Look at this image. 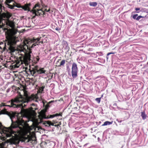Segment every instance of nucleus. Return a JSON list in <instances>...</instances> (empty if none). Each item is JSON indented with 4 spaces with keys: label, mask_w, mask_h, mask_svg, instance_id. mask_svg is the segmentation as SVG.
<instances>
[{
    "label": "nucleus",
    "mask_w": 148,
    "mask_h": 148,
    "mask_svg": "<svg viewBox=\"0 0 148 148\" xmlns=\"http://www.w3.org/2000/svg\"><path fill=\"white\" fill-rule=\"evenodd\" d=\"M138 12H137V13H138Z\"/></svg>",
    "instance_id": "32"
},
{
    "label": "nucleus",
    "mask_w": 148,
    "mask_h": 148,
    "mask_svg": "<svg viewBox=\"0 0 148 148\" xmlns=\"http://www.w3.org/2000/svg\"><path fill=\"white\" fill-rule=\"evenodd\" d=\"M33 42L32 39H25L24 40L23 44L17 47V49L16 50V52L21 55L19 58L20 61L16 62L15 64V67L18 68L19 66L23 64H24L26 65H27L30 63L31 60L30 59L31 52L26 53V48L27 49L30 50V48H32L36 46V44H33L31 46L30 44Z\"/></svg>",
    "instance_id": "1"
},
{
    "label": "nucleus",
    "mask_w": 148,
    "mask_h": 148,
    "mask_svg": "<svg viewBox=\"0 0 148 148\" xmlns=\"http://www.w3.org/2000/svg\"><path fill=\"white\" fill-rule=\"evenodd\" d=\"M65 63V60H62L60 63V65L58 66H63Z\"/></svg>",
    "instance_id": "17"
},
{
    "label": "nucleus",
    "mask_w": 148,
    "mask_h": 148,
    "mask_svg": "<svg viewBox=\"0 0 148 148\" xmlns=\"http://www.w3.org/2000/svg\"><path fill=\"white\" fill-rule=\"evenodd\" d=\"M95 100L98 103H99L101 101V98H97L95 99Z\"/></svg>",
    "instance_id": "19"
},
{
    "label": "nucleus",
    "mask_w": 148,
    "mask_h": 148,
    "mask_svg": "<svg viewBox=\"0 0 148 148\" xmlns=\"http://www.w3.org/2000/svg\"><path fill=\"white\" fill-rule=\"evenodd\" d=\"M38 66H35L34 68H32V69H30V71L31 74L32 76H36L38 74H41L42 73H45L46 72V70H44V68H42L39 70L38 69Z\"/></svg>",
    "instance_id": "5"
},
{
    "label": "nucleus",
    "mask_w": 148,
    "mask_h": 148,
    "mask_svg": "<svg viewBox=\"0 0 148 148\" xmlns=\"http://www.w3.org/2000/svg\"><path fill=\"white\" fill-rule=\"evenodd\" d=\"M42 117L43 118H45H45H46V116H45V112L42 113Z\"/></svg>",
    "instance_id": "25"
},
{
    "label": "nucleus",
    "mask_w": 148,
    "mask_h": 148,
    "mask_svg": "<svg viewBox=\"0 0 148 148\" xmlns=\"http://www.w3.org/2000/svg\"><path fill=\"white\" fill-rule=\"evenodd\" d=\"M11 16L12 14L8 12L3 13L2 15V18L7 19H9Z\"/></svg>",
    "instance_id": "7"
},
{
    "label": "nucleus",
    "mask_w": 148,
    "mask_h": 148,
    "mask_svg": "<svg viewBox=\"0 0 148 148\" xmlns=\"http://www.w3.org/2000/svg\"><path fill=\"white\" fill-rule=\"evenodd\" d=\"M24 141L27 143L30 141L33 140L32 137L29 136H25L24 137Z\"/></svg>",
    "instance_id": "9"
},
{
    "label": "nucleus",
    "mask_w": 148,
    "mask_h": 148,
    "mask_svg": "<svg viewBox=\"0 0 148 148\" xmlns=\"http://www.w3.org/2000/svg\"><path fill=\"white\" fill-rule=\"evenodd\" d=\"M78 71V68L77 64L75 63H73L72 67V76L73 78H76L77 76Z\"/></svg>",
    "instance_id": "6"
},
{
    "label": "nucleus",
    "mask_w": 148,
    "mask_h": 148,
    "mask_svg": "<svg viewBox=\"0 0 148 148\" xmlns=\"http://www.w3.org/2000/svg\"><path fill=\"white\" fill-rule=\"evenodd\" d=\"M135 9L136 11H138L139 10H140V8H136Z\"/></svg>",
    "instance_id": "26"
},
{
    "label": "nucleus",
    "mask_w": 148,
    "mask_h": 148,
    "mask_svg": "<svg viewBox=\"0 0 148 148\" xmlns=\"http://www.w3.org/2000/svg\"><path fill=\"white\" fill-rule=\"evenodd\" d=\"M12 123L11 125L12 128H16V132L20 134L23 131L25 125V122L23 119V117L21 114L17 116L12 114L10 116Z\"/></svg>",
    "instance_id": "4"
},
{
    "label": "nucleus",
    "mask_w": 148,
    "mask_h": 148,
    "mask_svg": "<svg viewBox=\"0 0 148 148\" xmlns=\"http://www.w3.org/2000/svg\"><path fill=\"white\" fill-rule=\"evenodd\" d=\"M138 15V14H135L132 16V18L136 20V18H137V17Z\"/></svg>",
    "instance_id": "21"
},
{
    "label": "nucleus",
    "mask_w": 148,
    "mask_h": 148,
    "mask_svg": "<svg viewBox=\"0 0 148 148\" xmlns=\"http://www.w3.org/2000/svg\"><path fill=\"white\" fill-rule=\"evenodd\" d=\"M45 11H47V9H46L45 10Z\"/></svg>",
    "instance_id": "29"
},
{
    "label": "nucleus",
    "mask_w": 148,
    "mask_h": 148,
    "mask_svg": "<svg viewBox=\"0 0 148 148\" xmlns=\"http://www.w3.org/2000/svg\"><path fill=\"white\" fill-rule=\"evenodd\" d=\"M147 64H148V62H147Z\"/></svg>",
    "instance_id": "33"
},
{
    "label": "nucleus",
    "mask_w": 148,
    "mask_h": 148,
    "mask_svg": "<svg viewBox=\"0 0 148 148\" xmlns=\"http://www.w3.org/2000/svg\"><path fill=\"white\" fill-rule=\"evenodd\" d=\"M61 115L60 114H53L52 115H50L49 116V118H53L55 116H60Z\"/></svg>",
    "instance_id": "15"
},
{
    "label": "nucleus",
    "mask_w": 148,
    "mask_h": 148,
    "mask_svg": "<svg viewBox=\"0 0 148 148\" xmlns=\"http://www.w3.org/2000/svg\"><path fill=\"white\" fill-rule=\"evenodd\" d=\"M50 11V9H49V10H48L47 11V12H49Z\"/></svg>",
    "instance_id": "28"
},
{
    "label": "nucleus",
    "mask_w": 148,
    "mask_h": 148,
    "mask_svg": "<svg viewBox=\"0 0 148 148\" xmlns=\"http://www.w3.org/2000/svg\"><path fill=\"white\" fill-rule=\"evenodd\" d=\"M40 39V38H37L36 39L33 38V39H32L33 42L34 43V44H36L39 41Z\"/></svg>",
    "instance_id": "11"
},
{
    "label": "nucleus",
    "mask_w": 148,
    "mask_h": 148,
    "mask_svg": "<svg viewBox=\"0 0 148 148\" xmlns=\"http://www.w3.org/2000/svg\"><path fill=\"white\" fill-rule=\"evenodd\" d=\"M3 30L6 33V32H7L9 30V29H8L5 28H4L3 29Z\"/></svg>",
    "instance_id": "24"
},
{
    "label": "nucleus",
    "mask_w": 148,
    "mask_h": 148,
    "mask_svg": "<svg viewBox=\"0 0 148 148\" xmlns=\"http://www.w3.org/2000/svg\"><path fill=\"white\" fill-rule=\"evenodd\" d=\"M17 32V31L15 29L11 30L10 34L11 35V37L5 42L3 48L0 47L1 49H3V51L6 50L10 53H12L15 52L17 49L16 43L17 41L16 37L14 36Z\"/></svg>",
    "instance_id": "3"
},
{
    "label": "nucleus",
    "mask_w": 148,
    "mask_h": 148,
    "mask_svg": "<svg viewBox=\"0 0 148 148\" xmlns=\"http://www.w3.org/2000/svg\"><path fill=\"white\" fill-rule=\"evenodd\" d=\"M45 88V86H42V87H39L38 90V92L39 93H41L43 91L44 89Z\"/></svg>",
    "instance_id": "13"
},
{
    "label": "nucleus",
    "mask_w": 148,
    "mask_h": 148,
    "mask_svg": "<svg viewBox=\"0 0 148 148\" xmlns=\"http://www.w3.org/2000/svg\"><path fill=\"white\" fill-rule=\"evenodd\" d=\"M6 24L7 25L10 27L12 28H14V23L9 20L6 22Z\"/></svg>",
    "instance_id": "8"
},
{
    "label": "nucleus",
    "mask_w": 148,
    "mask_h": 148,
    "mask_svg": "<svg viewBox=\"0 0 148 148\" xmlns=\"http://www.w3.org/2000/svg\"><path fill=\"white\" fill-rule=\"evenodd\" d=\"M47 124L49 125H53V124L51 123V122L50 121H48L47 122Z\"/></svg>",
    "instance_id": "23"
},
{
    "label": "nucleus",
    "mask_w": 148,
    "mask_h": 148,
    "mask_svg": "<svg viewBox=\"0 0 148 148\" xmlns=\"http://www.w3.org/2000/svg\"><path fill=\"white\" fill-rule=\"evenodd\" d=\"M143 16H139L137 17L136 20L138 21L140 18H142Z\"/></svg>",
    "instance_id": "22"
},
{
    "label": "nucleus",
    "mask_w": 148,
    "mask_h": 148,
    "mask_svg": "<svg viewBox=\"0 0 148 148\" xmlns=\"http://www.w3.org/2000/svg\"><path fill=\"white\" fill-rule=\"evenodd\" d=\"M89 4L90 6L93 7H95L97 5V3L96 2H90Z\"/></svg>",
    "instance_id": "16"
},
{
    "label": "nucleus",
    "mask_w": 148,
    "mask_h": 148,
    "mask_svg": "<svg viewBox=\"0 0 148 148\" xmlns=\"http://www.w3.org/2000/svg\"><path fill=\"white\" fill-rule=\"evenodd\" d=\"M141 116L142 117V119L143 120L145 119L147 117V115L145 114V112H141Z\"/></svg>",
    "instance_id": "10"
},
{
    "label": "nucleus",
    "mask_w": 148,
    "mask_h": 148,
    "mask_svg": "<svg viewBox=\"0 0 148 148\" xmlns=\"http://www.w3.org/2000/svg\"><path fill=\"white\" fill-rule=\"evenodd\" d=\"M121 121H119V122L120 123H121Z\"/></svg>",
    "instance_id": "30"
},
{
    "label": "nucleus",
    "mask_w": 148,
    "mask_h": 148,
    "mask_svg": "<svg viewBox=\"0 0 148 148\" xmlns=\"http://www.w3.org/2000/svg\"><path fill=\"white\" fill-rule=\"evenodd\" d=\"M112 123V122H111L108 121H106L102 125V126H105L108 125H110Z\"/></svg>",
    "instance_id": "12"
},
{
    "label": "nucleus",
    "mask_w": 148,
    "mask_h": 148,
    "mask_svg": "<svg viewBox=\"0 0 148 148\" xmlns=\"http://www.w3.org/2000/svg\"><path fill=\"white\" fill-rule=\"evenodd\" d=\"M6 109L5 108V110H2L0 111V115L2 114H6L8 112L6 111Z\"/></svg>",
    "instance_id": "14"
},
{
    "label": "nucleus",
    "mask_w": 148,
    "mask_h": 148,
    "mask_svg": "<svg viewBox=\"0 0 148 148\" xmlns=\"http://www.w3.org/2000/svg\"><path fill=\"white\" fill-rule=\"evenodd\" d=\"M113 53H108L107 55L108 56L110 54H113Z\"/></svg>",
    "instance_id": "27"
},
{
    "label": "nucleus",
    "mask_w": 148,
    "mask_h": 148,
    "mask_svg": "<svg viewBox=\"0 0 148 148\" xmlns=\"http://www.w3.org/2000/svg\"><path fill=\"white\" fill-rule=\"evenodd\" d=\"M4 8V7H3L1 4L0 3V14L1 13V12L2 11V9L3 8Z\"/></svg>",
    "instance_id": "20"
},
{
    "label": "nucleus",
    "mask_w": 148,
    "mask_h": 148,
    "mask_svg": "<svg viewBox=\"0 0 148 148\" xmlns=\"http://www.w3.org/2000/svg\"><path fill=\"white\" fill-rule=\"evenodd\" d=\"M6 1L8 7L10 9H14V7H15L18 8H21L25 11L28 10L34 14V15L33 16V18H34L36 16H40L45 14L43 11L41 9H40V5L39 3L36 4L33 9L31 10L29 7L31 5L30 3H27L24 5L22 6L20 4L15 3L13 0H6Z\"/></svg>",
    "instance_id": "2"
},
{
    "label": "nucleus",
    "mask_w": 148,
    "mask_h": 148,
    "mask_svg": "<svg viewBox=\"0 0 148 148\" xmlns=\"http://www.w3.org/2000/svg\"><path fill=\"white\" fill-rule=\"evenodd\" d=\"M46 109H48V107H46Z\"/></svg>",
    "instance_id": "31"
},
{
    "label": "nucleus",
    "mask_w": 148,
    "mask_h": 148,
    "mask_svg": "<svg viewBox=\"0 0 148 148\" xmlns=\"http://www.w3.org/2000/svg\"><path fill=\"white\" fill-rule=\"evenodd\" d=\"M40 59V58L38 56H37L36 58H34V60L36 63H37V62L39 61Z\"/></svg>",
    "instance_id": "18"
}]
</instances>
